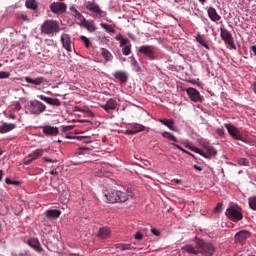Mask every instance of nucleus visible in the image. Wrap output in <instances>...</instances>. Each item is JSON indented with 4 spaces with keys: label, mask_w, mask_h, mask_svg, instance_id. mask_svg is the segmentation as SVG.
<instances>
[{
    "label": "nucleus",
    "mask_w": 256,
    "mask_h": 256,
    "mask_svg": "<svg viewBox=\"0 0 256 256\" xmlns=\"http://www.w3.org/2000/svg\"><path fill=\"white\" fill-rule=\"evenodd\" d=\"M182 145H184L186 149L193 151V153H197L201 157H204V159H213V157H217V149L207 142L201 144L203 149L193 145V142L189 140H184Z\"/></svg>",
    "instance_id": "f257e3e1"
},
{
    "label": "nucleus",
    "mask_w": 256,
    "mask_h": 256,
    "mask_svg": "<svg viewBox=\"0 0 256 256\" xmlns=\"http://www.w3.org/2000/svg\"><path fill=\"white\" fill-rule=\"evenodd\" d=\"M103 194L106 203L111 205H115V203H127L129 199H133V195H131V193L117 189L104 190Z\"/></svg>",
    "instance_id": "f03ea898"
},
{
    "label": "nucleus",
    "mask_w": 256,
    "mask_h": 256,
    "mask_svg": "<svg viewBox=\"0 0 256 256\" xmlns=\"http://www.w3.org/2000/svg\"><path fill=\"white\" fill-rule=\"evenodd\" d=\"M46 109L47 106L39 100H31L25 105L26 115H34V117H39Z\"/></svg>",
    "instance_id": "7ed1b4c3"
},
{
    "label": "nucleus",
    "mask_w": 256,
    "mask_h": 256,
    "mask_svg": "<svg viewBox=\"0 0 256 256\" xmlns=\"http://www.w3.org/2000/svg\"><path fill=\"white\" fill-rule=\"evenodd\" d=\"M84 7L91 13L92 17H97L98 19L107 17V12L101 9V6H99L95 0L85 1Z\"/></svg>",
    "instance_id": "20e7f679"
},
{
    "label": "nucleus",
    "mask_w": 256,
    "mask_h": 256,
    "mask_svg": "<svg viewBox=\"0 0 256 256\" xmlns=\"http://www.w3.org/2000/svg\"><path fill=\"white\" fill-rule=\"evenodd\" d=\"M40 31L42 35H51L53 37V35L61 31V27L57 20H46L42 23Z\"/></svg>",
    "instance_id": "39448f33"
},
{
    "label": "nucleus",
    "mask_w": 256,
    "mask_h": 256,
    "mask_svg": "<svg viewBox=\"0 0 256 256\" xmlns=\"http://www.w3.org/2000/svg\"><path fill=\"white\" fill-rule=\"evenodd\" d=\"M196 247L200 251V255L203 256H213L215 253V246L213 243L209 241H205L203 239L197 238L196 241Z\"/></svg>",
    "instance_id": "423d86ee"
},
{
    "label": "nucleus",
    "mask_w": 256,
    "mask_h": 256,
    "mask_svg": "<svg viewBox=\"0 0 256 256\" xmlns=\"http://www.w3.org/2000/svg\"><path fill=\"white\" fill-rule=\"evenodd\" d=\"M225 215L230 221L237 223L243 219V209L239 206H230L226 209Z\"/></svg>",
    "instance_id": "0eeeda50"
},
{
    "label": "nucleus",
    "mask_w": 256,
    "mask_h": 256,
    "mask_svg": "<svg viewBox=\"0 0 256 256\" xmlns=\"http://www.w3.org/2000/svg\"><path fill=\"white\" fill-rule=\"evenodd\" d=\"M220 37L222 41H224L227 49L230 50H236L237 46L235 45V39H233V34L229 32L226 28L221 27L220 28Z\"/></svg>",
    "instance_id": "6e6552de"
},
{
    "label": "nucleus",
    "mask_w": 256,
    "mask_h": 256,
    "mask_svg": "<svg viewBox=\"0 0 256 256\" xmlns=\"http://www.w3.org/2000/svg\"><path fill=\"white\" fill-rule=\"evenodd\" d=\"M161 136L163 137V139H168V141H173V143H170L171 147H174L175 149H179V151H182V153H185L186 155H189L190 157H195V155H193V153L185 150L183 147H181L179 144H177L179 140H177V137H175V135H173V133L164 131V132H161Z\"/></svg>",
    "instance_id": "1a4fd4ad"
},
{
    "label": "nucleus",
    "mask_w": 256,
    "mask_h": 256,
    "mask_svg": "<svg viewBox=\"0 0 256 256\" xmlns=\"http://www.w3.org/2000/svg\"><path fill=\"white\" fill-rule=\"evenodd\" d=\"M138 52L145 55L150 61H157L159 59L157 48L153 45H142L139 47Z\"/></svg>",
    "instance_id": "9d476101"
},
{
    "label": "nucleus",
    "mask_w": 256,
    "mask_h": 256,
    "mask_svg": "<svg viewBox=\"0 0 256 256\" xmlns=\"http://www.w3.org/2000/svg\"><path fill=\"white\" fill-rule=\"evenodd\" d=\"M224 127L228 131V135L232 137L235 141H243V135H241V131H239V128L231 123H225Z\"/></svg>",
    "instance_id": "9b49d317"
},
{
    "label": "nucleus",
    "mask_w": 256,
    "mask_h": 256,
    "mask_svg": "<svg viewBox=\"0 0 256 256\" xmlns=\"http://www.w3.org/2000/svg\"><path fill=\"white\" fill-rule=\"evenodd\" d=\"M83 143L88 146H81L77 150V155H86L87 153H91V151L95 149L96 147L95 145H97V142L93 140H85L83 141Z\"/></svg>",
    "instance_id": "f8f14e48"
},
{
    "label": "nucleus",
    "mask_w": 256,
    "mask_h": 256,
    "mask_svg": "<svg viewBox=\"0 0 256 256\" xmlns=\"http://www.w3.org/2000/svg\"><path fill=\"white\" fill-rule=\"evenodd\" d=\"M50 11L55 15H63L67 11V4L64 2H52L50 4Z\"/></svg>",
    "instance_id": "ddd939ff"
},
{
    "label": "nucleus",
    "mask_w": 256,
    "mask_h": 256,
    "mask_svg": "<svg viewBox=\"0 0 256 256\" xmlns=\"http://www.w3.org/2000/svg\"><path fill=\"white\" fill-rule=\"evenodd\" d=\"M186 93L191 101L194 103H202L203 96H201V93L198 92L195 88H188L186 89Z\"/></svg>",
    "instance_id": "4468645a"
},
{
    "label": "nucleus",
    "mask_w": 256,
    "mask_h": 256,
    "mask_svg": "<svg viewBox=\"0 0 256 256\" xmlns=\"http://www.w3.org/2000/svg\"><path fill=\"white\" fill-rule=\"evenodd\" d=\"M81 27H84L89 33H95L97 31V25L93 20H87L84 18L81 22L78 23Z\"/></svg>",
    "instance_id": "2eb2a0df"
},
{
    "label": "nucleus",
    "mask_w": 256,
    "mask_h": 256,
    "mask_svg": "<svg viewBox=\"0 0 256 256\" xmlns=\"http://www.w3.org/2000/svg\"><path fill=\"white\" fill-rule=\"evenodd\" d=\"M113 77H114V79H116V81H119V83H121V85H125V83H127L129 81V74L123 70H118V71L114 72Z\"/></svg>",
    "instance_id": "dca6fc26"
},
{
    "label": "nucleus",
    "mask_w": 256,
    "mask_h": 256,
    "mask_svg": "<svg viewBox=\"0 0 256 256\" xmlns=\"http://www.w3.org/2000/svg\"><path fill=\"white\" fill-rule=\"evenodd\" d=\"M42 132L47 137H57L59 135V128L57 126L46 125L42 127Z\"/></svg>",
    "instance_id": "f3484780"
},
{
    "label": "nucleus",
    "mask_w": 256,
    "mask_h": 256,
    "mask_svg": "<svg viewBox=\"0 0 256 256\" xmlns=\"http://www.w3.org/2000/svg\"><path fill=\"white\" fill-rule=\"evenodd\" d=\"M38 99L47 103V105H52V107H61V100L57 98L47 97L45 95H38Z\"/></svg>",
    "instance_id": "a211bd4d"
},
{
    "label": "nucleus",
    "mask_w": 256,
    "mask_h": 256,
    "mask_svg": "<svg viewBox=\"0 0 256 256\" xmlns=\"http://www.w3.org/2000/svg\"><path fill=\"white\" fill-rule=\"evenodd\" d=\"M61 43L68 53H71V51H73V42L71 41V36L69 34L61 35Z\"/></svg>",
    "instance_id": "6ab92c4d"
},
{
    "label": "nucleus",
    "mask_w": 256,
    "mask_h": 256,
    "mask_svg": "<svg viewBox=\"0 0 256 256\" xmlns=\"http://www.w3.org/2000/svg\"><path fill=\"white\" fill-rule=\"evenodd\" d=\"M117 105V100L110 98L105 104L101 105V108L109 113V111H115V109H117Z\"/></svg>",
    "instance_id": "aec40b11"
},
{
    "label": "nucleus",
    "mask_w": 256,
    "mask_h": 256,
    "mask_svg": "<svg viewBox=\"0 0 256 256\" xmlns=\"http://www.w3.org/2000/svg\"><path fill=\"white\" fill-rule=\"evenodd\" d=\"M158 121L159 123H162V125H165V127H168L170 131H175L176 133L179 131L177 126H175V120L173 119L160 118Z\"/></svg>",
    "instance_id": "412c9836"
},
{
    "label": "nucleus",
    "mask_w": 256,
    "mask_h": 256,
    "mask_svg": "<svg viewBox=\"0 0 256 256\" xmlns=\"http://www.w3.org/2000/svg\"><path fill=\"white\" fill-rule=\"evenodd\" d=\"M207 14L209 19L214 23H217V21H221V15L217 13V10L214 7H209L207 10Z\"/></svg>",
    "instance_id": "4be33fe9"
},
{
    "label": "nucleus",
    "mask_w": 256,
    "mask_h": 256,
    "mask_svg": "<svg viewBox=\"0 0 256 256\" xmlns=\"http://www.w3.org/2000/svg\"><path fill=\"white\" fill-rule=\"evenodd\" d=\"M24 80L26 81V83H29L30 85H35L36 87H39V85H43V83H45L44 77L31 78L29 76H26Z\"/></svg>",
    "instance_id": "5701e85b"
},
{
    "label": "nucleus",
    "mask_w": 256,
    "mask_h": 256,
    "mask_svg": "<svg viewBox=\"0 0 256 256\" xmlns=\"http://www.w3.org/2000/svg\"><path fill=\"white\" fill-rule=\"evenodd\" d=\"M17 124L15 123H7L4 122L2 125H0V134L5 135V133H9L13 131V129H16Z\"/></svg>",
    "instance_id": "b1692460"
},
{
    "label": "nucleus",
    "mask_w": 256,
    "mask_h": 256,
    "mask_svg": "<svg viewBox=\"0 0 256 256\" xmlns=\"http://www.w3.org/2000/svg\"><path fill=\"white\" fill-rule=\"evenodd\" d=\"M27 243L32 249H35L38 253H41L43 251V248L41 247V242H39V239L37 238H31L27 240Z\"/></svg>",
    "instance_id": "393cba45"
},
{
    "label": "nucleus",
    "mask_w": 256,
    "mask_h": 256,
    "mask_svg": "<svg viewBox=\"0 0 256 256\" xmlns=\"http://www.w3.org/2000/svg\"><path fill=\"white\" fill-rule=\"evenodd\" d=\"M250 233L247 230H241L239 232L236 233L235 235V239L237 241V243H245L246 239L249 237Z\"/></svg>",
    "instance_id": "a878e982"
},
{
    "label": "nucleus",
    "mask_w": 256,
    "mask_h": 256,
    "mask_svg": "<svg viewBox=\"0 0 256 256\" xmlns=\"http://www.w3.org/2000/svg\"><path fill=\"white\" fill-rule=\"evenodd\" d=\"M182 250L184 253H188L189 255H200L199 248H197V246L195 248L191 244H187V245L183 246Z\"/></svg>",
    "instance_id": "bb28decb"
},
{
    "label": "nucleus",
    "mask_w": 256,
    "mask_h": 256,
    "mask_svg": "<svg viewBox=\"0 0 256 256\" xmlns=\"http://www.w3.org/2000/svg\"><path fill=\"white\" fill-rule=\"evenodd\" d=\"M45 217H47V219H59V217H61V210L48 209L45 212Z\"/></svg>",
    "instance_id": "cd10ccee"
},
{
    "label": "nucleus",
    "mask_w": 256,
    "mask_h": 256,
    "mask_svg": "<svg viewBox=\"0 0 256 256\" xmlns=\"http://www.w3.org/2000/svg\"><path fill=\"white\" fill-rule=\"evenodd\" d=\"M98 237L100 239H107V237H111V228L107 226L99 228Z\"/></svg>",
    "instance_id": "c85d7f7f"
},
{
    "label": "nucleus",
    "mask_w": 256,
    "mask_h": 256,
    "mask_svg": "<svg viewBox=\"0 0 256 256\" xmlns=\"http://www.w3.org/2000/svg\"><path fill=\"white\" fill-rule=\"evenodd\" d=\"M43 161L47 163L46 167H50V169H59V160L44 157Z\"/></svg>",
    "instance_id": "c756f323"
},
{
    "label": "nucleus",
    "mask_w": 256,
    "mask_h": 256,
    "mask_svg": "<svg viewBox=\"0 0 256 256\" xmlns=\"http://www.w3.org/2000/svg\"><path fill=\"white\" fill-rule=\"evenodd\" d=\"M70 13L72 17H75V19H78V21H80L79 23L85 21V16H83V14H81V12H79V10H77L75 6L70 7Z\"/></svg>",
    "instance_id": "7c9ffc66"
},
{
    "label": "nucleus",
    "mask_w": 256,
    "mask_h": 256,
    "mask_svg": "<svg viewBox=\"0 0 256 256\" xmlns=\"http://www.w3.org/2000/svg\"><path fill=\"white\" fill-rule=\"evenodd\" d=\"M196 41H197V43L202 45V47H205L207 49V51L211 50V47L209 46V43L207 42V39H205V36L201 35L200 33H198L196 35Z\"/></svg>",
    "instance_id": "2f4dec72"
},
{
    "label": "nucleus",
    "mask_w": 256,
    "mask_h": 256,
    "mask_svg": "<svg viewBox=\"0 0 256 256\" xmlns=\"http://www.w3.org/2000/svg\"><path fill=\"white\" fill-rule=\"evenodd\" d=\"M17 21H24L25 23H29L31 21V17L27 12H18L16 13Z\"/></svg>",
    "instance_id": "473e14b6"
},
{
    "label": "nucleus",
    "mask_w": 256,
    "mask_h": 256,
    "mask_svg": "<svg viewBox=\"0 0 256 256\" xmlns=\"http://www.w3.org/2000/svg\"><path fill=\"white\" fill-rule=\"evenodd\" d=\"M45 152H47V149H36L31 154H29L28 157H31L34 161H37L39 157H43Z\"/></svg>",
    "instance_id": "72a5a7b5"
},
{
    "label": "nucleus",
    "mask_w": 256,
    "mask_h": 256,
    "mask_svg": "<svg viewBox=\"0 0 256 256\" xmlns=\"http://www.w3.org/2000/svg\"><path fill=\"white\" fill-rule=\"evenodd\" d=\"M101 56L106 61V63L113 61V54H111L106 48H101Z\"/></svg>",
    "instance_id": "f704fd0d"
},
{
    "label": "nucleus",
    "mask_w": 256,
    "mask_h": 256,
    "mask_svg": "<svg viewBox=\"0 0 256 256\" xmlns=\"http://www.w3.org/2000/svg\"><path fill=\"white\" fill-rule=\"evenodd\" d=\"M115 40L119 41L120 47H125L127 45H131V42L129 41V39L123 37V35H121V34L116 35Z\"/></svg>",
    "instance_id": "c9c22d12"
},
{
    "label": "nucleus",
    "mask_w": 256,
    "mask_h": 256,
    "mask_svg": "<svg viewBox=\"0 0 256 256\" xmlns=\"http://www.w3.org/2000/svg\"><path fill=\"white\" fill-rule=\"evenodd\" d=\"M100 27L105 30L106 33H115V24L100 23Z\"/></svg>",
    "instance_id": "e433bc0d"
},
{
    "label": "nucleus",
    "mask_w": 256,
    "mask_h": 256,
    "mask_svg": "<svg viewBox=\"0 0 256 256\" xmlns=\"http://www.w3.org/2000/svg\"><path fill=\"white\" fill-rule=\"evenodd\" d=\"M25 6L27 9H32V11L37 10V7H39V4L37 3V0H26Z\"/></svg>",
    "instance_id": "4c0bfd02"
},
{
    "label": "nucleus",
    "mask_w": 256,
    "mask_h": 256,
    "mask_svg": "<svg viewBox=\"0 0 256 256\" xmlns=\"http://www.w3.org/2000/svg\"><path fill=\"white\" fill-rule=\"evenodd\" d=\"M248 205L252 211H256V195L248 198Z\"/></svg>",
    "instance_id": "58836bf2"
},
{
    "label": "nucleus",
    "mask_w": 256,
    "mask_h": 256,
    "mask_svg": "<svg viewBox=\"0 0 256 256\" xmlns=\"http://www.w3.org/2000/svg\"><path fill=\"white\" fill-rule=\"evenodd\" d=\"M132 129L134 130V133H141L145 129V126L139 123L132 124Z\"/></svg>",
    "instance_id": "ea45409f"
},
{
    "label": "nucleus",
    "mask_w": 256,
    "mask_h": 256,
    "mask_svg": "<svg viewBox=\"0 0 256 256\" xmlns=\"http://www.w3.org/2000/svg\"><path fill=\"white\" fill-rule=\"evenodd\" d=\"M116 249H120V251H129V249H131V244H116Z\"/></svg>",
    "instance_id": "a19ab883"
},
{
    "label": "nucleus",
    "mask_w": 256,
    "mask_h": 256,
    "mask_svg": "<svg viewBox=\"0 0 256 256\" xmlns=\"http://www.w3.org/2000/svg\"><path fill=\"white\" fill-rule=\"evenodd\" d=\"M121 49H122V55H125L126 57L131 55V44L121 47Z\"/></svg>",
    "instance_id": "79ce46f5"
},
{
    "label": "nucleus",
    "mask_w": 256,
    "mask_h": 256,
    "mask_svg": "<svg viewBox=\"0 0 256 256\" xmlns=\"http://www.w3.org/2000/svg\"><path fill=\"white\" fill-rule=\"evenodd\" d=\"M80 39H81V41H83L86 49H89L91 47V40H89V38L82 35V36H80Z\"/></svg>",
    "instance_id": "37998d69"
},
{
    "label": "nucleus",
    "mask_w": 256,
    "mask_h": 256,
    "mask_svg": "<svg viewBox=\"0 0 256 256\" xmlns=\"http://www.w3.org/2000/svg\"><path fill=\"white\" fill-rule=\"evenodd\" d=\"M238 165H242L243 167H249V160H247V158H240L238 160Z\"/></svg>",
    "instance_id": "c03bdc74"
},
{
    "label": "nucleus",
    "mask_w": 256,
    "mask_h": 256,
    "mask_svg": "<svg viewBox=\"0 0 256 256\" xmlns=\"http://www.w3.org/2000/svg\"><path fill=\"white\" fill-rule=\"evenodd\" d=\"M5 183H6V185H21V182L11 180V178H6Z\"/></svg>",
    "instance_id": "a18cd8bd"
},
{
    "label": "nucleus",
    "mask_w": 256,
    "mask_h": 256,
    "mask_svg": "<svg viewBox=\"0 0 256 256\" xmlns=\"http://www.w3.org/2000/svg\"><path fill=\"white\" fill-rule=\"evenodd\" d=\"M130 63L132 65V67H135V69L139 70V63L137 62L135 57H133V56L130 57Z\"/></svg>",
    "instance_id": "49530a36"
},
{
    "label": "nucleus",
    "mask_w": 256,
    "mask_h": 256,
    "mask_svg": "<svg viewBox=\"0 0 256 256\" xmlns=\"http://www.w3.org/2000/svg\"><path fill=\"white\" fill-rule=\"evenodd\" d=\"M11 77V73L6 71H0V79H9Z\"/></svg>",
    "instance_id": "de8ad7c7"
},
{
    "label": "nucleus",
    "mask_w": 256,
    "mask_h": 256,
    "mask_svg": "<svg viewBox=\"0 0 256 256\" xmlns=\"http://www.w3.org/2000/svg\"><path fill=\"white\" fill-rule=\"evenodd\" d=\"M134 238L137 240V241H141L143 239V234L141 233V231H137L135 234H134Z\"/></svg>",
    "instance_id": "09e8293b"
},
{
    "label": "nucleus",
    "mask_w": 256,
    "mask_h": 256,
    "mask_svg": "<svg viewBox=\"0 0 256 256\" xmlns=\"http://www.w3.org/2000/svg\"><path fill=\"white\" fill-rule=\"evenodd\" d=\"M221 209H223V203H218L215 207V213H221Z\"/></svg>",
    "instance_id": "8fccbe9b"
},
{
    "label": "nucleus",
    "mask_w": 256,
    "mask_h": 256,
    "mask_svg": "<svg viewBox=\"0 0 256 256\" xmlns=\"http://www.w3.org/2000/svg\"><path fill=\"white\" fill-rule=\"evenodd\" d=\"M151 233H153V235H155L156 237H159V235H161V232L156 228H151Z\"/></svg>",
    "instance_id": "3c124183"
},
{
    "label": "nucleus",
    "mask_w": 256,
    "mask_h": 256,
    "mask_svg": "<svg viewBox=\"0 0 256 256\" xmlns=\"http://www.w3.org/2000/svg\"><path fill=\"white\" fill-rule=\"evenodd\" d=\"M125 135H137L135 130L132 128V129H127L125 131Z\"/></svg>",
    "instance_id": "603ef678"
},
{
    "label": "nucleus",
    "mask_w": 256,
    "mask_h": 256,
    "mask_svg": "<svg viewBox=\"0 0 256 256\" xmlns=\"http://www.w3.org/2000/svg\"><path fill=\"white\" fill-rule=\"evenodd\" d=\"M14 111H21V103L19 102L14 103Z\"/></svg>",
    "instance_id": "864d4df0"
},
{
    "label": "nucleus",
    "mask_w": 256,
    "mask_h": 256,
    "mask_svg": "<svg viewBox=\"0 0 256 256\" xmlns=\"http://www.w3.org/2000/svg\"><path fill=\"white\" fill-rule=\"evenodd\" d=\"M216 133H217V135H219L220 137H223V135H225V131H224L222 128L216 129Z\"/></svg>",
    "instance_id": "5fc2aeb1"
},
{
    "label": "nucleus",
    "mask_w": 256,
    "mask_h": 256,
    "mask_svg": "<svg viewBox=\"0 0 256 256\" xmlns=\"http://www.w3.org/2000/svg\"><path fill=\"white\" fill-rule=\"evenodd\" d=\"M33 158L32 157H28V159H26L25 161H24V165H31V163H33Z\"/></svg>",
    "instance_id": "6e6d98bb"
},
{
    "label": "nucleus",
    "mask_w": 256,
    "mask_h": 256,
    "mask_svg": "<svg viewBox=\"0 0 256 256\" xmlns=\"http://www.w3.org/2000/svg\"><path fill=\"white\" fill-rule=\"evenodd\" d=\"M171 183H176V185H181L183 183V181L181 179L175 178V179L171 180Z\"/></svg>",
    "instance_id": "4d7b16f0"
},
{
    "label": "nucleus",
    "mask_w": 256,
    "mask_h": 256,
    "mask_svg": "<svg viewBox=\"0 0 256 256\" xmlns=\"http://www.w3.org/2000/svg\"><path fill=\"white\" fill-rule=\"evenodd\" d=\"M49 174H50V175H59V172L57 171V168H54V169H51V170L49 171Z\"/></svg>",
    "instance_id": "13d9d810"
},
{
    "label": "nucleus",
    "mask_w": 256,
    "mask_h": 256,
    "mask_svg": "<svg viewBox=\"0 0 256 256\" xmlns=\"http://www.w3.org/2000/svg\"><path fill=\"white\" fill-rule=\"evenodd\" d=\"M251 89H252L254 95H256V81L252 83Z\"/></svg>",
    "instance_id": "bf43d9fd"
},
{
    "label": "nucleus",
    "mask_w": 256,
    "mask_h": 256,
    "mask_svg": "<svg viewBox=\"0 0 256 256\" xmlns=\"http://www.w3.org/2000/svg\"><path fill=\"white\" fill-rule=\"evenodd\" d=\"M250 51H252L254 55H256V45L251 46Z\"/></svg>",
    "instance_id": "052dcab7"
},
{
    "label": "nucleus",
    "mask_w": 256,
    "mask_h": 256,
    "mask_svg": "<svg viewBox=\"0 0 256 256\" xmlns=\"http://www.w3.org/2000/svg\"><path fill=\"white\" fill-rule=\"evenodd\" d=\"M194 169H196V171H203V168L198 165H194Z\"/></svg>",
    "instance_id": "680f3d73"
},
{
    "label": "nucleus",
    "mask_w": 256,
    "mask_h": 256,
    "mask_svg": "<svg viewBox=\"0 0 256 256\" xmlns=\"http://www.w3.org/2000/svg\"><path fill=\"white\" fill-rule=\"evenodd\" d=\"M195 107H196V109H200L201 111H203V108L201 105L197 104V105H195Z\"/></svg>",
    "instance_id": "e2e57ef3"
},
{
    "label": "nucleus",
    "mask_w": 256,
    "mask_h": 256,
    "mask_svg": "<svg viewBox=\"0 0 256 256\" xmlns=\"http://www.w3.org/2000/svg\"><path fill=\"white\" fill-rule=\"evenodd\" d=\"M0 181H3V170H0Z\"/></svg>",
    "instance_id": "0e129e2a"
},
{
    "label": "nucleus",
    "mask_w": 256,
    "mask_h": 256,
    "mask_svg": "<svg viewBox=\"0 0 256 256\" xmlns=\"http://www.w3.org/2000/svg\"><path fill=\"white\" fill-rule=\"evenodd\" d=\"M199 3H201V5H205V3H207V0H198Z\"/></svg>",
    "instance_id": "69168bd1"
},
{
    "label": "nucleus",
    "mask_w": 256,
    "mask_h": 256,
    "mask_svg": "<svg viewBox=\"0 0 256 256\" xmlns=\"http://www.w3.org/2000/svg\"><path fill=\"white\" fill-rule=\"evenodd\" d=\"M128 37H130V39H132L133 41H135V38L133 37V34L128 33Z\"/></svg>",
    "instance_id": "338daca9"
},
{
    "label": "nucleus",
    "mask_w": 256,
    "mask_h": 256,
    "mask_svg": "<svg viewBox=\"0 0 256 256\" xmlns=\"http://www.w3.org/2000/svg\"><path fill=\"white\" fill-rule=\"evenodd\" d=\"M10 119H15V114H9Z\"/></svg>",
    "instance_id": "774afa93"
}]
</instances>
